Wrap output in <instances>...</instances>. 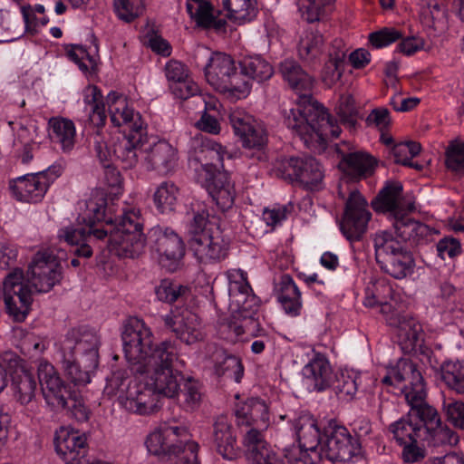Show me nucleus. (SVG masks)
Masks as SVG:
<instances>
[{"label":"nucleus","mask_w":464,"mask_h":464,"mask_svg":"<svg viewBox=\"0 0 464 464\" xmlns=\"http://www.w3.org/2000/svg\"><path fill=\"white\" fill-rule=\"evenodd\" d=\"M188 437L187 427L165 422L148 435L146 447L150 453L174 464H199L198 445Z\"/></svg>","instance_id":"obj_5"},{"label":"nucleus","mask_w":464,"mask_h":464,"mask_svg":"<svg viewBox=\"0 0 464 464\" xmlns=\"http://www.w3.org/2000/svg\"><path fill=\"white\" fill-rule=\"evenodd\" d=\"M66 377L74 385H86L91 382V373L99 364V355L80 359L60 361Z\"/></svg>","instance_id":"obj_36"},{"label":"nucleus","mask_w":464,"mask_h":464,"mask_svg":"<svg viewBox=\"0 0 464 464\" xmlns=\"http://www.w3.org/2000/svg\"><path fill=\"white\" fill-rule=\"evenodd\" d=\"M152 233L156 251L160 256V264L169 271H174L185 255L182 238L170 227H157L152 229Z\"/></svg>","instance_id":"obj_23"},{"label":"nucleus","mask_w":464,"mask_h":464,"mask_svg":"<svg viewBox=\"0 0 464 464\" xmlns=\"http://www.w3.org/2000/svg\"><path fill=\"white\" fill-rule=\"evenodd\" d=\"M387 324L396 329V335L403 349H414L420 341L421 325L410 314L394 309L385 317Z\"/></svg>","instance_id":"obj_29"},{"label":"nucleus","mask_w":464,"mask_h":464,"mask_svg":"<svg viewBox=\"0 0 464 464\" xmlns=\"http://www.w3.org/2000/svg\"><path fill=\"white\" fill-rule=\"evenodd\" d=\"M334 2V0H298L297 5L302 18L312 24L319 21L324 7Z\"/></svg>","instance_id":"obj_56"},{"label":"nucleus","mask_w":464,"mask_h":464,"mask_svg":"<svg viewBox=\"0 0 464 464\" xmlns=\"http://www.w3.org/2000/svg\"><path fill=\"white\" fill-rule=\"evenodd\" d=\"M213 441L217 452L225 459L233 460L239 456L236 431L225 416L218 417L215 422Z\"/></svg>","instance_id":"obj_30"},{"label":"nucleus","mask_w":464,"mask_h":464,"mask_svg":"<svg viewBox=\"0 0 464 464\" xmlns=\"http://www.w3.org/2000/svg\"><path fill=\"white\" fill-rule=\"evenodd\" d=\"M209 214L205 208L193 210V218L188 227V239L215 231V226L208 220Z\"/></svg>","instance_id":"obj_54"},{"label":"nucleus","mask_w":464,"mask_h":464,"mask_svg":"<svg viewBox=\"0 0 464 464\" xmlns=\"http://www.w3.org/2000/svg\"><path fill=\"white\" fill-rule=\"evenodd\" d=\"M392 293V287L382 281L370 284L365 289L363 304L368 307L380 306V312L388 316L395 308L387 302V297Z\"/></svg>","instance_id":"obj_43"},{"label":"nucleus","mask_w":464,"mask_h":464,"mask_svg":"<svg viewBox=\"0 0 464 464\" xmlns=\"http://www.w3.org/2000/svg\"><path fill=\"white\" fill-rule=\"evenodd\" d=\"M38 381L46 403L53 410L63 409L67 400L75 390L61 379L54 367L47 362H40L38 366Z\"/></svg>","instance_id":"obj_19"},{"label":"nucleus","mask_w":464,"mask_h":464,"mask_svg":"<svg viewBox=\"0 0 464 464\" xmlns=\"http://www.w3.org/2000/svg\"><path fill=\"white\" fill-rule=\"evenodd\" d=\"M106 208V194L101 189H95L91 193L88 199L79 203L81 213L77 221L93 228L96 223L105 220Z\"/></svg>","instance_id":"obj_34"},{"label":"nucleus","mask_w":464,"mask_h":464,"mask_svg":"<svg viewBox=\"0 0 464 464\" xmlns=\"http://www.w3.org/2000/svg\"><path fill=\"white\" fill-rule=\"evenodd\" d=\"M335 112L341 123L349 130H355L358 126L359 111L355 101L351 95H341Z\"/></svg>","instance_id":"obj_51"},{"label":"nucleus","mask_w":464,"mask_h":464,"mask_svg":"<svg viewBox=\"0 0 464 464\" xmlns=\"http://www.w3.org/2000/svg\"><path fill=\"white\" fill-rule=\"evenodd\" d=\"M251 90L250 80L242 73V70L238 72L237 67L230 73L229 77L223 82L218 90L223 93H228L231 97L241 99L246 97Z\"/></svg>","instance_id":"obj_47"},{"label":"nucleus","mask_w":464,"mask_h":464,"mask_svg":"<svg viewBox=\"0 0 464 464\" xmlns=\"http://www.w3.org/2000/svg\"><path fill=\"white\" fill-rule=\"evenodd\" d=\"M427 392L425 387L424 379L415 385V388H411L405 399L411 409L409 411V416L412 417L414 422L420 424V430L425 431V436L429 433V430H432L433 427L440 420V417L437 410L430 406L426 401Z\"/></svg>","instance_id":"obj_24"},{"label":"nucleus","mask_w":464,"mask_h":464,"mask_svg":"<svg viewBox=\"0 0 464 464\" xmlns=\"http://www.w3.org/2000/svg\"><path fill=\"white\" fill-rule=\"evenodd\" d=\"M401 193L402 185L400 182L388 181L372 201V207L376 212L388 215L397 237L404 244L406 241L418 244L430 234V228L410 217L414 205L405 201Z\"/></svg>","instance_id":"obj_4"},{"label":"nucleus","mask_w":464,"mask_h":464,"mask_svg":"<svg viewBox=\"0 0 464 464\" xmlns=\"http://www.w3.org/2000/svg\"><path fill=\"white\" fill-rule=\"evenodd\" d=\"M367 201L357 190L350 192L340 228L349 241H359L367 230L372 214L367 208Z\"/></svg>","instance_id":"obj_16"},{"label":"nucleus","mask_w":464,"mask_h":464,"mask_svg":"<svg viewBox=\"0 0 464 464\" xmlns=\"http://www.w3.org/2000/svg\"><path fill=\"white\" fill-rule=\"evenodd\" d=\"M161 319L164 325L187 344L194 343L203 338L198 314L188 308L175 307L169 314L162 315Z\"/></svg>","instance_id":"obj_20"},{"label":"nucleus","mask_w":464,"mask_h":464,"mask_svg":"<svg viewBox=\"0 0 464 464\" xmlns=\"http://www.w3.org/2000/svg\"><path fill=\"white\" fill-rule=\"evenodd\" d=\"M216 372L218 375H225L236 382H240L244 374V367L238 357L227 355L221 362L216 365Z\"/></svg>","instance_id":"obj_59"},{"label":"nucleus","mask_w":464,"mask_h":464,"mask_svg":"<svg viewBox=\"0 0 464 464\" xmlns=\"http://www.w3.org/2000/svg\"><path fill=\"white\" fill-rule=\"evenodd\" d=\"M50 180L44 173H32L19 177L10 182L14 196L21 201L39 202L44 198Z\"/></svg>","instance_id":"obj_28"},{"label":"nucleus","mask_w":464,"mask_h":464,"mask_svg":"<svg viewBox=\"0 0 464 464\" xmlns=\"http://www.w3.org/2000/svg\"><path fill=\"white\" fill-rule=\"evenodd\" d=\"M279 72L290 88L298 94L295 108L283 111L284 122L309 149H323L327 140L339 137L341 128L324 106L312 102V77L295 60L286 59Z\"/></svg>","instance_id":"obj_2"},{"label":"nucleus","mask_w":464,"mask_h":464,"mask_svg":"<svg viewBox=\"0 0 464 464\" xmlns=\"http://www.w3.org/2000/svg\"><path fill=\"white\" fill-rule=\"evenodd\" d=\"M326 440L321 444V455L332 462H345L355 455L358 440L343 426H335L325 434Z\"/></svg>","instance_id":"obj_22"},{"label":"nucleus","mask_w":464,"mask_h":464,"mask_svg":"<svg viewBox=\"0 0 464 464\" xmlns=\"http://www.w3.org/2000/svg\"><path fill=\"white\" fill-rule=\"evenodd\" d=\"M423 377L417 369L416 364L409 359H400L396 365L390 368L387 374L382 378V382L386 385H394L402 382H407L402 388L401 392L405 399L407 393L411 388L420 382Z\"/></svg>","instance_id":"obj_32"},{"label":"nucleus","mask_w":464,"mask_h":464,"mask_svg":"<svg viewBox=\"0 0 464 464\" xmlns=\"http://www.w3.org/2000/svg\"><path fill=\"white\" fill-rule=\"evenodd\" d=\"M79 223L76 227L69 226L59 231L58 237L63 239L71 246H74L73 254L78 257L89 258L92 256V249L87 243L92 235L97 239L109 237V243L118 248L119 255L134 258L138 256L145 247L146 238L142 232L143 223L134 210L125 212L122 217L112 224L111 219L106 220V227L102 228H90L82 227Z\"/></svg>","instance_id":"obj_3"},{"label":"nucleus","mask_w":464,"mask_h":464,"mask_svg":"<svg viewBox=\"0 0 464 464\" xmlns=\"http://www.w3.org/2000/svg\"><path fill=\"white\" fill-rule=\"evenodd\" d=\"M445 166L453 174L464 177V141L459 139L449 141L445 150Z\"/></svg>","instance_id":"obj_50"},{"label":"nucleus","mask_w":464,"mask_h":464,"mask_svg":"<svg viewBox=\"0 0 464 464\" xmlns=\"http://www.w3.org/2000/svg\"><path fill=\"white\" fill-rule=\"evenodd\" d=\"M143 0H114V10L118 17L125 22H131L144 11Z\"/></svg>","instance_id":"obj_58"},{"label":"nucleus","mask_w":464,"mask_h":464,"mask_svg":"<svg viewBox=\"0 0 464 464\" xmlns=\"http://www.w3.org/2000/svg\"><path fill=\"white\" fill-rule=\"evenodd\" d=\"M230 121L235 134L247 151L246 157L257 161L266 160L267 133L261 122L250 115L233 114Z\"/></svg>","instance_id":"obj_11"},{"label":"nucleus","mask_w":464,"mask_h":464,"mask_svg":"<svg viewBox=\"0 0 464 464\" xmlns=\"http://www.w3.org/2000/svg\"><path fill=\"white\" fill-rule=\"evenodd\" d=\"M3 291L9 315L16 322L24 321L33 298L31 288L24 282V273L21 269L16 268L5 276Z\"/></svg>","instance_id":"obj_12"},{"label":"nucleus","mask_w":464,"mask_h":464,"mask_svg":"<svg viewBox=\"0 0 464 464\" xmlns=\"http://www.w3.org/2000/svg\"><path fill=\"white\" fill-rule=\"evenodd\" d=\"M285 458L288 464H320L322 455L319 450L293 448L285 450Z\"/></svg>","instance_id":"obj_60"},{"label":"nucleus","mask_w":464,"mask_h":464,"mask_svg":"<svg viewBox=\"0 0 464 464\" xmlns=\"http://www.w3.org/2000/svg\"><path fill=\"white\" fill-rule=\"evenodd\" d=\"M26 279L37 292H49L62 279L59 258L49 250L37 252L29 265Z\"/></svg>","instance_id":"obj_13"},{"label":"nucleus","mask_w":464,"mask_h":464,"mask_svg":"<svg viewBox=\"0 0 464 464\" xmlns=\"http://www.w3.org/2000/svg\"><path fill=\"white\" fill-rule=\"evenodd\" d=\"M183 389L179 388L183 397V404L188 410H194L199 406L202 400V385L193 378L182 380Z\"/></svg>","instance_id":"obj_57"},{"label":"nucleus","mask_w":464,"mask_h":464,"mask_svg":"<svg viewBox=\"0 0 464 464\" xmlns=\"http://www.w3.org/2000/svg\"><path fill=\"white\" fill-rule=\"evenodd\" d=\"M238 426H266L268 421V407L258 398L247 399L235 411Z\"/></svg>","instance_id":"obj_35"},{"label":"nucleus","mask_w":464,"mask_h":464,"mask_svg":"<svg viewBox=\"0 0 464 464\" xmlns=\"http://www.w3.org/2000/svg\"><path fill=\"white\" fill-rule=\"evenodd\" d=\"M154 291L160 301L168 304H172L179 300H186L190 295V289L188 286L169 279L161 280Z\"/></svg>","instance_id":"obj_48"},{"label":"nucleus","mask_w":464,"mask_h":464,"mask_svg":"<svg viewBox=\"0 0 464 464\" xmlns=\"http://www.w3.org/2000/svg\"><path fill=\"white\" fill-rule=\"evenodd\" d=\"M307 384L317 392H323L332 383L334 372L328 360L322 354H316L303 369Z\"/></svg>","instance_id":"obj_33"},{"label":"nucleus","mask_w":464,"mask_h":464,"mask_svg":"<svg viewBox=\"0 0 464 464\" xmlns=\"http://www.w3.org/2000/svg\"><path fill=\"white\" fill-rule=\"evenodd\" d=\"M179 188L173 182H162L154 193V203L160 213L175 210Z\"/></svg>","instance_id":"obj_49"},{"label":"nucleus","mask_w":464,"mask_h":464,"mask_svg":"<svg viewBox=\"0 0 464 464\" xmlns=\"http://www.w3.org/2000/svg\"><path fill=\"white\" fill-rule=\"evenodd\" d=\"M106 391L117 396L121 405L130 412L148 415L160 407V395L154 388L149 382L133 380L126 370H117L107 379Z\"/></svg>","instance_id":"obj_6"},{"label":"nucleus","mask_w":464,"mask_h":464,"mask_svg":"<svg viewBox=\"0 0 464 464\" xmlns=\"http://www.w3.org/2000/svg\"><path fill=\"white\" fill-rule=\"evenodd\" d=\"M423 441L432 446H453L459 442V436L448 426L442 425L441 420H440L436 427H433L432 430H429Z\"/></svg>","instance_id":"obj_55"},{"label":"nucleus","mask_w":464,"mask_h":464,"mask_svg":"<svg viewBox=\"0 0 464 464\" xmlns=\"http://www.w3.org/2000/svg\"><path fill=\"white\" fill-rule=\"evenodd\" d=\"M238 64L245 76L257 82H266L274 74L273 66L260 55L245 56Z\"/></svg>","instance_id":"obj_42"},{"label":"nucleus","mask_w":464,"mask_h":464,"mask_svg":"<svg viewBox=\"0 0 464 464\" xmlns=\"http://www.w3.org/2000/svg\"><path fill=\"white\" fill-rule=\"evenodd\" d=\"M54 447L65 464H92L87 458V438L78 430L62 429L55 435Z\"/></svg>","instance_id":"obj_25"},{"label":"nucleus","mask_w":464,"mask_h":464,"mask_svg":"<svg viewBox=\"0 0 464 464\" xmlns=\"http://www.w3.org/2000/svg\"><path fill=\"white\" fill-rule=\"evenodd\" d=\"M277 299L288 314L296 316L302 309L301 293L289 275L280 276L276 285Z\"/></svg>","instance_id":"obj_38"},{"label":"nucleus","mask_w":464,"mask_h":464,"mask_svg":"<svg viewBox=\"0 0 464 464\" xmlns=\"http://www.w3.org/2000/svg\"><path fill=\"white\" fill-rule=\"evenodd\" d=\"M276 177L298 182L307 190H320L324 184V170L313 157H289L276 160L273 169Z\"/></svg>","instance_id":"obj_9"},{"label":"nucleus","mask_w":464,"mask_h":464,"mask_svg":"<svg viewBox=\"0 0 464 464\" xmlns=\"http://www.w3.org/2000/svg\"><path fill=\"white\" fill-rule=\"evenodd\" d=\"M227 17L238 22L251 21L257 13L253 0H223Z\"/></svg>","instance_id":"obj_52"},{"label":"nucleus","mask_w":464,"mask_h":464,"mask_svg":"<svg viewBox=\"0 0 464 464\" xmlns=\"http://www.w3.org/2000/svg\"><path fill=\"white\" fill-rule=\"evenodd\" d=\"M85 111L88 113L86 127L96 129L93 133V149L98 158L108 160L114 155L124 169H131L138 163V152L149 143L147 126L139 112L129 108L126 98L120 93L111 92L107 103L111 123L116 127L123 126L128 134L121 140L120 136H111L102 128L106 122L105 105L100 89L89 85L84 90Z\"/></svg>","instance_id":"obj_1"},{"label":"nucleus","mask_w":464,"mask_h":464,"mask_svg":"<svg viewBox=\"0 0 464 464\" xmlns=\"http://www.w3.org/2000/svg\"><path fill=\"white\" fill-rule=\"evenodd\" d=\"M98 346L99 338L94 332L84 326L72 328L58 343L60 361L99 355Z\"/></svg>","instance_id":"obj_17"},{"label":"nucleus","mask_w":464,"mask_h":464,"mask_svg":"<svg viewBox=\"0 0 464 464\" xmlns=\"http://www.w3.org/2000/svg\"><path fill=\"white\" fill-rule=\"evenodd\" d=\"M199 177L203 179V185L212 200L222 211L232 208L236 192L227 171L218 169L214 163H206L201 166Z\"/></svg>","instance_id":"obj_18"},{"label":"nucleus","mask_w":464,"mask_h":464,"mask_svg":"<svg viewBox=\"0 0 464 464\" xmlns=\"http://www.w3.org/2000/svg\"><path fill=\"white\" fill-rule=\"evenodd\" d=\"M294 429L299 442L297 449L318 450L321 431L317 420L311 415H301L294 421Z\"/></svg>","instance_id":"obj_37"},{"label":"nucleus","mask_w":464,"mask_h":464,"mask_svg":"<svg viewBox=\"0 0 464 464\" xmlns=\"http://www.w3.org/2000/svg\"><path fill=\"white\" fill-rule=\"evenodd\" d=\"M195 63L202 67L207 82L218 91L236 68L234 59L220 52H211L205 46H198L193 54Z\"/></svg>","instance_id":"obj_15"},{"label":"nucleus","mask_w":464,"mask_h":464,"mask_svg":"<svg viewBox=\"0 0 464 464\" xmlns=\"http://www.w3.org/2000/svg\"><path fill=\"white\" fill-rule=\"evenodd\" d=\"M243 445L248 464H284L256 428L246 433Z\"/></svg>","instance_id":"obj_27"},{"label":"nucleus","mask_w":464,"mask_h":464,"mask_svg":"<svg viewBox=\"0 0 464 464\" xmlns=\"http://www.w3.org/2000/svg\"><path fill=\"white\" fill-rule=\"evenodd\" d=\"M402 38L401 31L392 27H384L369 35L371 44L375 48H382Z\"/></svg>","instance_id":"obj_63"},{"label":"nucleus","mask_w":464,"mask_h":464,"mask_svg":"<svg viewBox=\"0 0 464 464\" xmlns=\"http://www.w3.org/2000/svg\"><path fill=\"white\" fill-rule=\"evenodd\" d=\"M249 284L242 279L229 285L231 302L237 306V320H242L246 333L256 336L262 330L256 317L259 308V299L253 294Z\"/></svg>","instance_id":"obj_14"},{"label":"nucleus","mask_w":464,"mask_h":464,"mask_svg":"<svg viewBox=\"0 0 464 464\" xmlns=\"http://www.w3.org/2000/svg\"><path fill=\"white\" fill-rule=\"evenodd\" d=\"M344 63L327 60L321 72V79L327 88H332L341 79Z\"/></svg>","instance_id":"obj_64"},{"label":"nucleus","mask_w":464,"mask_h":464,"mask_svg":"<svg viewBox=\"0 0 464 464\" xmlns=\"http://www.w3.org/2000/svg\"><path fill=\"white\" fill-rule=\"evenodd\" d=\"M372 239L376 262L407 247L406 244L387 230L376 232Z\"/></svg>","instance_id":"obj_46"},{"label":"nucleus","mask_w":464,"mask_h":464,"mask_svg":"<svg viewBox=\"0 0 464 464\" xmlns=\"http://www.w3.org/2000/svg\"><path fill=\"white\" fill-rule=\"evenodd\" d=\"M188 245L196 258L204 264L220 262L228 255L229 241L218 226L215 231L188 239Z\"/></svg>","instance_id":"obj_21"},{"label":"nucleus","mask_w":464,"mask_h":464,"mask_svg":"<svg viewBox=\"0 0 464 464\" xmlns=\"http://www.w3.org/2000/svg\"><path fill=\"white\" fill-rule=\"evenodd\" d=\"M171 89L172 92L177 98L181 100H188L191 97H195L205 104V110L211 108L209 102H206L205 99L201 96L198 85L188 78L174 84Z\"/></svg>","instance_id":"obj_62"},{"label":"nucleus","mask_w":464,"mask_h":464,"mask_svg":"<svg viewBox=\"0 0 464 464\" xmlns=\"http://www.w3.org/2000/svg\"><path fill=\"white\" fill-rule=\"evenodd\" d=\"M421 150V145L416 141H406L395 144L391 150L393 161L396 164L404 165L409 160L419 155Z\"/></svg>","instance_id":"obj_61"},{"label":"nucleus","mask_w":464,"mask_h":464,"mask_svg":"<svg viewBox=\"0 0 464 464\" xmlns=\"http://www.w3.org/2000/svg\"><path fill=\"white\" fill-rule=\"evenodd\" d=\"M2 362L11 376V388L15 401L23 406H28L32 411H35L38 378L36 379L26 362L14 352L4 353Z\"/></svg>","instance_id":"obj_10"},{"label":"nucleus","mask_w":464,"mask_h":464,"mask_svg":"<svg viewBox=\"0 0 464 464\" xmlns=\"http://www.w3.org/2000/svg\"><path fill=\"white\" fill-rule=\"evenodd\" d=\"M330 388L343 401H351L357 392V377L349 372L334 374Z\"/></svg>","instance_id":"obj_53"},{"label":"nucleus","mask_w":464,"mask_h":464,"mask_svg":"<svg viewBox=\"0 0 464 464\" xmlns=\"http://www.w3.org/2000/svg\"><path fill=\"white\" fill-rule=\"evenodd\" d=\"M377 264L384 273L396 279H401L410 273L413 265V258L406 247L378 261Z\"/></svg>","instance_id":"obj_40"},{"label":"nucleus","mask_w":464,"mask_h":464,"mask_svg":"<svg viewBox=\"0 0 464 464\" xmlns=\"http://www.w3.org/2000/svg\"><path fill=\"white\" fill-rule=\"evenodd\" d=\"M336 151L342 156L341 164L343 171L352 179H360L372 175L376 166V160L363 151H344L340 146Z\"/></svg>","instance_id":"obj_31"},{"label":"nucleus","mask_w":464,"mask_h":464,"mask_svg":"<svg viewBox=\"0 0 464 464\" xmlns=\"http://www.w3.org/2000/svg\"><path fill=\"white\" fill-rule=\"evenodd\" d=\"M177 360V349L171 342L164 341L154 350L145 373L150 374L148 382L160 396L173 398L179 394L183 375L173 370V363Z\"/></svg>","instance_id":"obj_8"},{"label":"nucleus","mask_w":464,"mask_h":464,"mask_svg":"<svg viewBox=\"0 0 464 464\" xmlns=\"http://www.w3.org/2000/svg\"><path fill=\"white\" fill-rule=\"evenodd\" d=\"M324 39L319 30L314 26L306 28L298 43L299 56L306 61L315 60L322 53Z\"/></svg>","instance_id":"obj_44"},{"label":"nucleus","mask_w":464,"mask_h":464,"mask_svg":"<svg viewBox=\"0 0 464 464\" xmlns=\"http://www.w3.org/2000/svg\"><path fill=\"white\" fill-rule=\"evenodd\" d=\"M440 379L458 394H464V362L445 361L440 367Z\"/></svg>","instance_id":"obj_45"},{"label":"nucleus","mask_w":464,"mask_h":464,"mask_svg":"<svg viewBox=\"0 0 464 464\" xmlns=\"http://www.w3.org/2000/svg\"><path fill=\"white\" fill-rule=\"evenodd\" d=\"M389 430L393 434V438L400 445L408 442L423 441V439L426 437L425 431L420 430V424L414 422L412 417L409 416V413L392 423L389 426Z\"/></svg>","instance_id":"obj_41"},{"label":"nucleus","mask_w":464,"mask_h":464,"mask_svg":"<svg viewBox=\"0 0 464 464\" xmlns=\"http://www.w3.org/2000/svg\"><path fill=\"white\" fill-rule=\"evenodd\" d=\"M49 137L53 143L61 145L64 152L71 151L75 144L74 123L64 118H51L48 122Z\"/></svg>","instance_id":"obj_39"},{"label":"nucleus","mask_w":464,"mask_h":464,"mask_svg":"<svg viewBox=\"0 0 464 464\" xmlns=\"http://www.w3.org/2000/svg\"><path fill=\"white\" fill-rule=\"evenodd\" d=\"M123 352L130 370L135 374H144L154 355L153 334L145 323L137 317L127 320L121 334Z\"/></svg>","instance_id":"obj_7"},{"label":"nucleus","mask_w":464,"mask_h":464,"mask_svg":"<svg viewBox=\"0 0 464 464\" xmlns=\"http://www.w3.org/2000/svg\"><path fill=\"white\" fill-rule=\"evenodd\" d=\"M138 152V159L141 153L144 154V162L147 169L156 170L160 174H168L177 165L178 154L172 145L165 140H160L152 146L147 147Z\"/></svg>","instance_id":"obj_26"}]
</instances>
